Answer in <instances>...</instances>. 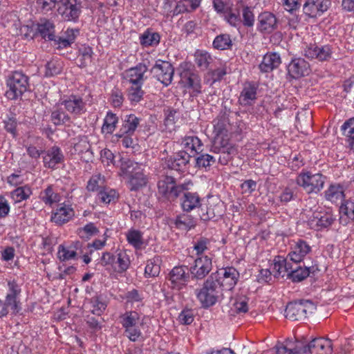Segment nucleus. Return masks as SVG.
I'll return each instance as SVG.
<instances>
[{"label":"nucleus","instance_id":"obj_1","mask_svg":"<svg viewBox=\"0 0 354 354\" xmlns=\"http://www.w3.org/2000/svg\"><path fill=\"white\" fill-rule=\"evenodd\" d=\"M223 291L218 274H211L204 282L203 288L197 292L196 296L203 308H209L223 297Z\"/></svg>","mask_w":354,"mask_h":354},{"label":"nucleus","instance_id":"obj_2","mask_svg":"<svg viewBox=\"0 0 354 354\" xmlns=\"http://www.w3.org/2000/svg\"><path fill=\"white\" fill-rule=\"evenodd\" d=\"M121 170L129 177L127 185L131 191H138L147 185V179L140 164L130 159L124 160L122 162Z\"/></svg>","mask_w":354,"mask_h":354},{"label":"nucleus","instance_id":"obj_3","mask_svg":"<svg viewBox=\"0 0 354 354\" xmlns=\"http://www.w3.org/2000/svg\"><path fill=\"white\" fill-rule=\"evenodd\" d=\"M8 89L6 92L8 99L15 100L28 91L29 77L21 71L12 72L6 80Z\"/></svg>","mask_w":354,"mask_h":354},{"label":"nucleus","instance_id":"obj_4","mask_svg":"<svg viewBox=\"0 0 354 354\" xmlns=\"http://www.w3.org/2000/svg\"><path fill=\"white\" fill-rule=\"evenodd\" d=\"M177 71L180 78L179 83L183 87L192 89L196 94L201 93V77L191 62H182Z\"/></svg>","mask_w":354,"mask_h":354},{"label":"nucleus","instance_id":"obj_5","mask_svg":"<svg viewBox=\"0 0 354 354\" xmlns=\"http://www.w3.org/2000/svg\"><path fill=\"white\" fill-rule=\"evenodd\" d=\"M192 185L190 181L182 184H176L174 177L166 176L158 182V193L168 200H174Z\"/></svg>","mask_w":354,"mask_h":354},{"label":"nucleus","instance_id":"obj_6","mask_svg":"<svg viewBox=\"0 0 354 354\" xmlns=\"http://www.w3.org/2000/svg\"><path fill=\"white\" fill-rule=\"evenodd\" d=\"M315 309L316 306L310 300L290 302L285 310V316L292 321H303L307 318L308 314L313 313Z\"/></svg>","mask_w":354,"mask_h":354},{"label":"nucleus","instance_id":"obj_7","mask_svg":"<svg viewBox=\"0 0 354 354\" xmlns=\"http://www.w3.org/2000/svg\"><path fill=\"white\" fill-rule=\"evenodd\" d=\"M326 177L322 174H312L309 171L300 174L297 179V184L303 187L308 193H317L324 187Z\"/></svg>","mask_w":354,"mask_h":354},{"label":"nucleus","instance_id":"obj_8","mask_svg":"<svg viewBox=\"0 0 354 354\" xmlns=\"http://www.w3.org/2000/svg\"><path fill=\"white\" fill-rule=\"evenodd\" d=\"M150 73L154 78L167 86L172 82L174 68L170 62L158 59L150 69Z\"/></svg>","mask_w":354,"mask_h":354},{"label":"nucleus","instance_id":"obj_9","mask_svg":"<svg viewBox=\"0 0 354 354\" xmlns=\"http://www.w3.org/2000/svg\"><path fill=\"white\" fill-rule=\"evenodd\" d=\"M81 4L77 0H60L57 11L65 21H75L81 12Z\"/></svg>","mask_w":354,"mask_h":354},{"label":"nucleus","instance_id":"obj_10","mask_svg":"<svg viewBox=\"0 0 354 354\" xmlns=\"http://www.w3.org/2000/svg\"><path fill=\"white\" fill-rule=\"evenodd\" d=\"M336 220V216L330 210L316 211L308 221V225L313 229L319 230L330 226Z\"/></svg>","mask_w":354,"mask_h":354},{"label":"nucleus","instance_id":"obj_11","mask_svg":"<svg viewBox=\"0 0 354 354\" xmlns=\"http://www.w3.org/2000/svg\"><path fill=\"white\" fill-rule=\"evenodd\" d=\"M8 292L6 296L3 305L6 310L10 308L13 314L18 313L20 310V301L19 296L21 293V288L15 281H8Z\"/></svg>","mask_w":354,"mask_h":354},{"label":"nucleus","instance_id":"obj_12","mask_svg":"<svg viewBox=\"0 0 354 354\" xmlns=\"http://www.w3.org/2000/svg\"><path fill=\"white\" fill-rule=\"evenodd\" d=\"M330 5V0H306L303 6V11L306 16L315 18L322 16Z\"/></svg>","mask_w":354,"mask_h":354},{"label":"nucleus","instance_id":"obj_13","mask_svg":"<svg viewBox=\"0 0 354 354\" xmlns=\"http://www.w3.org/2000/svg\"><path fill=\"white\" fill-rule=\"evenodd\" d=\"M59 104L75 117L80 116L86 111V102L82 97L77 95H71L67 98L60 101Z\"/></svg>","mask_w":354,"mask_h":354},{"label":"nucleus","instance_id":"obj_14","mask_svg":"<svg viewBox=\"0 0 354 354\" xmlns=\"http://www.w3.org/2000/svg\"><path fill=\"white\" fill-rule=\"evenodd\" d=\"M288 75L291 79H299L310 73V64L301 57L292 58L287 66Z\"/></svg>","mask_w":354,"mask_h":354},{"label":"nucleus","instance_id":"obj_15","mask_svg":"<svg viewBox=\"0 0 354 354\" xmlns=\"http://www.w3.org/2000/svg\"><path fill=\"white\" fill-rule=\"evenodd\" d=\"M213 274H218L219 283L223 290H232L237 283L239 278V272L234 267H227Z\"/></svg>","mask_w":354,"mask_h":354},{"label":"nucleus","instance_id":"obj_16","mask_svg":"<svg viewBox=\"0 0 354 354\" xmlns=\"http://www.w3.org/2000/svg\"><path fill=\"white\" fill-rule=\"evenodd\" d=\"M257 28L262 33H272L278 28V20L273 13L268 11L263 12L257 17Z\"/></svg>","mask_w":354,"mask_h":354},{"label":"nucleus","instance_id":"obj_17","mask_svg":"<svg viewBox=\"0 0 354 354\" xmlns=\"http://www.w3.org/2000/svg\"><path fill=\"white\" fill-rule=\"evenodd\" d=\"M333 54V48L327 44L321 46L310 45L304 49V55L309 59H317L320 62L329 60Z\"/></svg>","mask_w":354,"mask_h":354},{"label":"nucleus","instance_id":"obj_18","mask_svg":"<svg viewBox=\"0 0 354 354\" xmlns=\"http://www.w3.org/2000/svg\"><path fill=\"white\" fill-rule=\"evenodd\" d=\"M189 273L186 266H176L169 274V281L171 283V287L174 289H182L188 281Z\"/></svg>","mask_w":354,"mask_h":354},{"label":"nucleus","instance_id":"obj_19","mask_svg":"<svg viewBox=\"0 0 354 354\" xmlns=\"http://www.w3.org/2000/svg\"><path fill=\"white\" fill-rule=\"evenodd\" d=\"M212 268V259L207 256H203L195 260L194 265L190 268V272L197 279H202L211 271Z\"/></svg>","mask_w":354,"mask_h":354},{"label":"nucleus","instance_id":"obj_20","mask_svg":"<svg viewBox=\"0 0 354 354\" xmlns=\"http://www.w3.org/2000/svg\"><path fill=\"white\" fill-rule=\"evenodd\" d=\"M192 155L187 151L182 150L166 160L167 166L176 171H184L189 164Z\"/></svg>","mask_w":354,"mask_h":354},{"label":"nucleus","instance_id":"obj_21","mask_svg":"<svg viewBox=\"0 0 354 354\" xmlns=\"http://www.w3.org/2000/svg\"><path fill=\"white\" fill-rule=\"evenodd\" d=\"M307 350L309 354H331V340L323 337L315 338L307 344Z\"/></svg>","mask_w":354,"mask_h":354},{"label":"nucleus","instance_id":"obj_22","mask_svg":"<svg viewBox=\"0 0 354 354\" xmlns=\"http://www.w3.org/2000/svg\"><path fill=\"white\" fill-rule=\"evenodd\" d=\"M121 121V127L118 133L116 134L118 137L133 135L140 124V118L134 114H129L122 117Z\"/></svg>","mask_w":354,"mask_h":354},{"label":"nucleus","instance_id":"obj_23","mask_svg":"<svg viewBox=\"0 0 354 354\" xmlns=\"http://www.w3.org/2000/svg\"><path fill=\"white\" fill-rule=\"evenodd\" d=\"M64 156L59 147L53 146L50 148L43 157L44 167L55 169L56 165L64 162Z\"/></svg>","mask_w":354,"mask_h":354},{"label":"nucleus","instance_id":"obj_24","mask_svg":"<svg viewBox=\"0 0 354 354\" xmlns=\"http://www.w3.org/2000/svg\"><path fill=\"white\" fill-rule=\"evenodd\" d=\"M257 86L253 82H245L241 92L239 102L242 106H250L257 99Z\"/></svg>","mask_w":354,"mask_h":354},{"label":"nucleus","instance_id":"obj_25","mask_svg":"<svg viewBox=\"0 0 354 354\" xmlns=\"http://www.w3.org/2000/svg\"><path fill=\"white\" fill-rule=\"evenodd\" d=\"M73 209L68 205L62 204L51 216V221L59 225L68 222L74 216Z\"/></svg>","mask_w":354,"mask_h":354},{"label":"nucleus","instance_id":"obj_26","mask_svg":"<svg viewBox=\"0 0 354 354\" xmlns=\"http://www.w3.org/2000/svg\"><path fill=\"white\" fill-rule=\"evenodd\" d=\"M298 263H295V269L290 270V273L288 274V279H291L293 282H300L310 274H314L319 270L317 266H304L303 268L298 265Z\"/></svg>","mask_w":354,"mask_h":354},{"label":"nucleus","instance_id":"obj_27","mask_svg":"<svg viewBox=\"0 0 354 354\" xmlns=\"http://www.w3.org/2000/svg\"><path fill=\"white\" fill-rule=\"evenodd\" d=\"M183 196L181 198V207L184 212H191L192 210L201 207V197L196 192H190L188 190L184 191Z\"/></svg>","mask_w":354,"mask_h":354},{"label":"nucleus","instance_id":"obj_28","mask_svg":"<svg viewBox=\"0 0 354 354\" xmlns=\"http://www.w3.org/2000/svg\"><path fill=\"white\" fill-rule=\"evenodd\" d=\"M147 71V66L142 63H139L135 67H132L126 71L127 77L132 84H143L145 73Z\"/></svg>","mask_w":354,"mask_h":354},{"label":"nucleus","instance_id":"obj_29","mask_svg":"<svg viewBox=\"0 0 354 354\" xmlns=\"http://www.w3.org/2000/svg\"><path fill=\"white\" fill-rule=\"evenodd\" d=\"M281 60L280 55L277 53H266L259 67L261 72L268 73L279 67Z\"/></svg>","mask_w":354,"mask_h":354},{"label":"nucleus","instance_id":"obj_30","mask_svg":"<svg viewBox=\"0 0 354 354\" xmlns=\"http://www.w3.org/2000/svg\"><path fill=\"white\" fill-rule=\"evenodd\" d=\"M311 250L310 245L303 240H299L292 252L288 254L291 261L294 263H300L305 256Z\"/></svg>","mask_w":354,"mask_h":354},{"label":"nucleus","instance_id":"obj_31","mask_svg":"<svg viewBox=\"0 0 354 354\" xmlns=\"http://www.w3.org/2000/svg\"><path fill=\"white\" fill-rule=\"evenodd\" d=\"M37 30L44 39L55 40V25L51 21L46 19H41L37 24Z\"/></svg>","mask_w":354,"mask_h":354},{"label":"nucleus","instance_id":"obj_32","mask_svg":"<svg viewBox=\"0 0 354 354\" xmlns=\"http://www.w3.org/2000/svg\"><path fill=\"white\" fill-rule=\"evenodd\" d=\"M194 57L196 65L201 71L207 70L209 64L213 62L212 55L205 50H196Z\"/></svg>","mask_w":354,"mask_h":354},{"label":"nucleus","instance_id":"obj_33","mask_svg":"<svg viewBox=\"0 0 354 354\" xmlns=\"http://www.w3.org/2000/svg\"><path fill=\"white\" fill-rule=\"evenodd\" d=\"M182 145L187 150H190L194 154H199L203 151V144L202 141L195 136H185L183 141Z\"/></svg>","mask_w":354,"mask_h":354},{"label":"nucleus","instance_id":"obj_34","mask_svg":"<svg viewBox=\"0 0 354 354\" xmlns=\"http://www.w3.org/2000/svg\"><path fill=\"white\" fill-rule=\"evenodd\" d=\"M325 198L332 203L342 202L344 198L343 187L339 185H331L325 192Z\"/></svg>","mask_w":354,"mask_h":354},{"label":"nucleus","instance_id":"obj_35","mask_svg":"<svg viewBox=\"0 0 354 354\" xmlns=\"http://www.w3.org/2000/svg\"><path fill=\"white\" fill-rule=\"evenodd\" d=\"M91 312L95 315L100 316L107 307V301L102 296H94L90 299Z\"/></svg>","mask_w":354,"mask_h":354},{"label":"nucleus","instance_id":"obj_36","mask_svg":"<svg viewBox=\"0 0 354 354\" xmlns=\"http://www.w3.org/2000/svg\"><path fill=\"white\" fill-rule=\"evenodd\" d=\"M174 224L178 229L183 230H189L194 228L196 225L194 218L186 214L177 216Z\"/></svg>","mask_w":354,"mask_h":354},{"label":"nucleus","instance_id":"obj_37","mask_svg":"<svg viewBox=\"0 0 354 354\" xmlns=\"http://www.w3.org/2000/svg\"><path fill=\"white\" fill-rule=\"evenodd\" d=\"M212 151L214 153H225L234 155L236 153L235 147L227 140H218L217 139L215 140Z\"/></svg>","mask_w":354,"mask_h":354},{"label":"nucleus","instance_id":"obj_38","mask_svg":"<svg viewBox=\"0 0 354 354\" xmlns=\"http://www.w3.org/2000/svg\"><path fill=\"white\" fill-rule=\"evenodd\" d=\"M50 120L55 126H61L69 122L71 118L61 108L56 106L51 111Z\"/></svg>","mask_w":354,"mask_h":354},{"label":"nucleus","instance_id":"obj_39","mask_svg":"<svg viewBox=\"0 0 354 354\" xmlns=\"http://www.w3.org/2000/svg\"><path fill=\"white\" fill-rule=\"evenodd\" d=\"M120 322L126 330L130 327H134L136 324H138L140 316L136 311L126 312L120 316Z\"/></svg>","mask_w":354,"mask_h":354},{"label":"nucleus","instance_id":"obj_40","mask_svg":"<svg viewBox=\"0 0 354 354\" xmlns=\"http://www.w3.org/2000/svg\"><path fill=\"white\" fill-rule=\"evenodd\" d=\"M113 269L118 273L125 272L129 267L130 260L125 252H119L115 257Z\"/></svg>","mask_w":354,"mask_h":354},{"label":"nucleus","instance_id":"obj_41","mask_svg":"<svg viewBox=\"0 0 354 354\" xmlns=\"http://www.w3.org/2000/svg\"><path fill=\"white\" fill-rule=\"evenodd\" d=\"M40 197L46 205L50 206L60 201V196L53 191V186L51 185L48 186L47 188L41 192Z\"/></svg>","mask_w":354,"mask_h":354},{"label":"nucleus","instance_id":"obj_42","mask_svg":"<svg viewBox=\"0 0 354 354\" xmlns=\"http://www.w3.org/2000/svg\"><path fill=\"white\" fill-rule=\"evenodd\" d=\"M140 44L145 46H156L160 43V36L158 32L145 31L140 37Z\"/></svg>","mask_w":354,"mask_h":354},{"label":"nucleus","instance_id":"obj_43","mask_svg":"<svg viewBox=\"0 0 354 354\" xmlns=\"http://www.w3.org/2000/svg\"><path fill=\"white\" fill-rule=\"evenodd\" d=\"M118 122V118L116 114L109 111L104 119V123L102 127V131H105L107 133H112L115 131Z\"/></svg>","mask_w":354,"mask_h":354},{"label":"nucleus","instance_id":"obj_44","mask_svg":"<svg viewBox=\"0 0 354 354\" xmlns=\"http://www.w3.org/2000/svg\"><path fill=\"white\" fill-rule=\"evenodd\" d=\"M93 50L90 46H83L79 50L78 66L80 68L86 67L88 63L91 62Z\"/></svg>","mask_w":354,"mask_h":354},{"label":"nucleus","instance_id":"obj_45","mask_svg":"<svg viewBox=\"0 0 354 354\" xmlns=\"http://www.w3.org/2000/svg\"><path fill=\"white\" fill-rule=\"evenodd\" d=\"M127 239L129 243L136 248H140L143 244L142 233L137 230H129L127 233Z\"/></svg>","mask_w":354,"mask_h":354},{"label":"nucleus","instance_id":"obj_46","mask_svg":"<svg viewBox=\"0 0 354 354\" xmlns=\"http://www.w3.org/2000/svg\"><path fill=\"white\" fill-rule=\"evenodd\" d=\"M31 194L32 190L27 185L19 187L11 192L12 198L17 203L28 199Z\"/></svg>","mask_w":354,"mask_h":354},{"label":"nucleus","instance_id":"obj_47","mask_svg":"<svg viewBox=\"0 0 354 354\" xmlns=\"http://www.w3.org/2000/svg\"><path fill=\"white\" fill-rule=\"evenodd\" d=\"M232 45V40L227 34H221L216 36L213 41L214 48L218 50L229 49Z\"/></svg>","mask_w":354,"mask_h":354},{"label":"nucleus","instance_id":"obj_48","mask_svg":"<svg viewBox=\"0 0 354 354\" xmlns=\"http://www.w3.org/2000/svg\"><path fill=\"white\" fill-rule=\"evenodd\" d=\"M77 232L81 239L88 240L92 236L97 234L99 232V230L94 223H89L84 227L78 228Z\"/></svg>","mask_w":354,"mask_h":354},{"label":"nucleus","instance_id":"obj_49","mask_svg":"<svg viewBox=\"0 0 354 354\" xmlns=\"http://www.w3.org/2000/svg\"><path fill=\"white\" fill-rule=\"evenodd\" d=\"M142 84H133L129 89L128 99L131 103L139 102L143 97L144 91L142 90Z\"/></svg>","mask_w":354,"mask_h":354},{"label":"nucleus","instance_id":"obj_50","mask_svg":"<svg viewBox=\"0 0 354 354\" xmlns=\"http://www.w3.org/2000/svg\"><path fill=\"white\" fill-rule=\"evenodd\" d=\"M196 166L198 168H207L213 165L216 158L207 153H201L195 158Z\"/></svg>","mask_w":354,"mask_h":354},{"label":"nucleus","instance_id":"obj_51","mask_svg":"<svg viewBox=\"0 0 354 354\" xmlns=\"http://www.w3.org/2000/svg\"><path fill=\"white\" fill-rule=\"evenodd\" d=\"M286 259L280 256L275 257L272 268L273 272H274V276L275 277H283L286 274Z\"/></svg>","mask_w":354,"mask_h":354},{"label":"nucleus","instance_id":"obj_52","mask_svg":"<svg viewBox=\"0 0 354 354\" xmlns=\"http://www.w3.org/2000/svg\"><path fill=\"white\" fill-rule=\"evenodd\" d=\"M158 259H150L147 261L145 269V274L147 277H155L158 276L160 271V267L158 264Z\"/></svg>","mask_w":354,"mask_h":354},{"label":"nucleus","instance_id":"obj_53","mask_svg":"<svg viewBox=\"0 0 354 354\" xmlns=\"http://www.w3.org/2000/svg\"><path fill=\"white\" fill-rule=\"evenodd\" d=\"M199 216L201 219L204 221H208L212 219H214L216 217L221 216V214L216 212L215 208L211 206H206L205 207H201Z\"/></svg>","mask_w":354,"mask_h":354},{"label":"nucleus","instance_id":"obj_54","mask_svg":"<svg viewBox=\"0 0 354 354\" xmlns=\"http://www.w3.org/2000/svg\"><path fill=\"white\" fill-rule=\"evenodd\" d=\"M232 4L229 0H213V7L219 14H227L232 10Z\"/></svg>","mask_w":354,"mask_h":354},{"label":"nucleus","instance_id":"obj_55","mask_svg":"<svg viewBox=\"0 0 354 354\" xmlns=\"http://www.w3.org/2000/svg\"><path fill=\"white\" fill-rule=\"evenodd\" d=\"M194 10L192 9V1L189 0H182L177 3L173 10L174 15H178L181 13L192 12Z\"/></svg>","mask_w":354,"mask_h":354},{"label":"nucleus","instance_id":"obj_56","mask_svg":"<svg viewBox=\"0 0 354 354\" xmlns=\"http://www.w3.org/2000/svg\"><path fill=\"white\" fill-rule=\"evenodd\" d=\"M194 320V311L192 309H184L178 315V321L181 324L189 325Z\"/></svg>","mask_w":354,"mask_h":354},{"label":"nucleus","instance_id":"obj_57","mask_svg":"<svg viewBox=\"0 0 354 354\" xmlns=\"http://www.w3.org/2000/svg\"><path fill=\"white\" fill-rule=\"evenodd\" d=\"M243 24L245 26L252 27L254 23V15L252 9L245 6L243 9Z\"/></svg>","mask_w":354,"mask_h":354},{"label":"nucleus","instance_id":"obj_58","mask_svg":"<svg viewBox=\"0 0 354 354\" xmlns=\"http://www.w3.org/2000/svg\"><path fill=\"white\" fill-rule=\"evenodd\" d=\"M124 101V96L121 90L114 88L111 94V102L114 107H120Z\"/></svg>","mask_w":354,"mask_h":354},{"label":"nucleus","instance_id":"obj_59","mask_svg":"<svg viewBox=\"0 0 354 354\" xmlns=\"http://www.w3.org/2000/svg\"><path fill=\"white\" fill-rule=\"evenodd\" d=\"M98 198L102 202L108 204L115 198V191L103 189L99 192Z\"/></svg>","mask_w":354,"mask_h":354},{"label":"nucleus","instance_id":"obj_60","mask_svg":"<svg viewBox=\"0 0 354 354\" xmlns=\"http://www.w3.org/2000/svg\"><path fill=\"white\" fill-rule=\"evenodd\" d=\"M233 307L237 313H245L248 312V299L245 297H239L236 299L233 304Z\"/></svg>","mask_w":354,"mask_h":354},{"label":"nucleus","instance_id":"obj_61","mask_svg":"<svg viewBox=\"0 0 354 354\" xmlns=\"http://www.w3.org/2000/svg\"><path fill=\"white\" fill-rule=\"evenodd\" d=\"M165 125L167 127L174 126L177 120V111L174 109L165 110Z\"/></svg>","mask_w":354,"mask_h":354},{"label":"nucleus","instance_id":"obj_62","mask_svg":"<svg viewBox=\"0 0 354 354\" xmlns=\"http://www.w3.org/2000/svg\"><path fill=\"white\" fill-rule=\"evenodd\" d=\"M77 255L75 250H69L64 246L60 245L58 249V256L61 261H66L74 259Z\"/></svg>","mask_w":354,"mask_h":354},{"label":"nucleus","instance_id":"obj_63","mask_svg":"<svg viewBox=\"0 0 354 354\" xmlns=\"http://www.w3.org/2000/svg\"><path fill=\"white\" fill-rule=\"evenodd\" d=\"M340 212L354 221V201L351 200L345 201L340 207Z\"/></svg>","mask_w":354,"mask_h":354},{"label":"nucleus","instance_id":"obj_64","mask_svg":"<svg viewBox=\"0 0 354 354\" xmlns=\"http://www.w3.org/2000/svg\"><path fill=\"white\" fill-rule=\"evenodd\" d=\"M341 129L343 134L347 137H352L354 136V118H350L346 120L342 126Z\"/></svg>","mask_w":354,"mask_h":354}]
</instances>
